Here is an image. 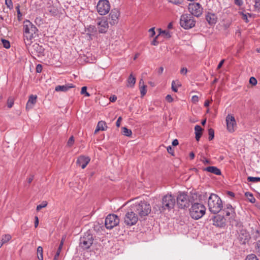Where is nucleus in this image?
<instances>
[{
    "label": "nucleus",
    "mask_w": 260,
    "mask_h": 260,
    "mask_svg": "<svg viewBox=\"0 0 260 260\" xmlns=\"http://www.w3.org/2000/svg\"><path fill=\"white\" fill-rule=\"evenodd\" d=\"M224 210H235V208L231 205L228 204L224 205Z\"/></svg>",
    "instance_id": "50"
},
{
    "label": "nucleus",
    "mask_w": 260,
    "mask_h": 260,
    "mask_svg": "<svg viewBox=\"0 0 260 260\" xmlns=\"http://www.w3.org/2000/svg\"><path fill=\"white\" fill-rule=\"evenodd\" d=\"M181 84L179 81H173L172 82V89L174 92H177V87L181 86Z\"/></svg>",
    "instance_id": "28"
},
{
    "label": "nucleus",
    "mask_w": 260,
    "mask_h": 260,
    "mask_svg": "<svg viewBox=\"0 0 260 260\" xmlns=\"http://www.w3.org/2000/svg\"><path fill=\"white\" fill-rule=\"evenodd\" d=\"M122 133L123 135L125 136L129 137L132 135V131L129 129L125 127H123L122 128Z\"/></svg>",
    "instance_id": "32"
},
{
    "label": "nucleus",
    "mask_w": 260,
    "mask_h": 260,
    "mask_svg": "<svg viewBox=\"0 0 260 260\" xmlns=\"http://www.w3.org/2000/svg\"><path fill=\"white\" fill-rule=\"evenodd\" d=\"M188 10L190 14L197 17H200L203 13V8L198 3H190L188 5Z\"/></svg>",
    "instance_id": "11"
},
{
    "label": "nucleus",
    "mask_w": 260,
    "mask_h": 260,
    "mask_svg": "<svg viewBox=\"0 0 260 260\" xmlns=\"http://www.w3.org/2000/svg\"><path fill=\"white\" fill-rule=\"evenodd\" d=\"M191 209L192 211H206V208L204 205L198 203L192 204Z\"/></svg>",
    "instance_id": "23"
},
{
    "label": "nucleus",
    "mask_w": 260,
    "mask_h": 260,
    "mask_svg": "<svg viewBox=\"0 0 260 260\" xmlns=\"http://www.w3.org/2000/svg\"><path fill=\"white\" fill-rule=\"evenodd\" d=\"M90 160V158L89 157L81 155L78 158L76 163L78 165L81 166L82 169H84Z\"/></svg>",
    "instance_id": "17"
},
{
    "label": "nucleus",
    "mask_w": 260,
    "mask_h": 260,
    "mask_svg": "<svg viewBox=\"0 0 260 260\" xmlns=\"http://www.w3.org/2000/svg\"><path fill=\"white\" fill-rule=\"evenodd\" d=\"M47 202L46 201H44L41 204L37 206L36 210L39 211L42 209L43 208L47 206Z\"/></svg>",
    "instance_id": "41"
},
{
    "label": "nucleus",
    "mask_w": 260,
    "mask_h": 260,
    "mask_svg": "<svg viewBox=\"0 0 260 260\" xmlns=\"http://www.w3.org/2000/svg\"><path fill=\"white\" fill-rule=\"evenodd\" d=\"M128 83L129 84V86L132 87L134 85L136 82V78L133 76L132 74H131L128 79Z\"/></svg>",
    "instance_id": "33"
},
{
    "label": "nucleus",
    "mask_w": 260,
    "mask_h": 260,
    "mask_svg": "<svg viewBox=\"0 0 260 260\" xmlns=\"http://www.w3.org/2000/svg\"><path fill=\"white\" fill-rule=\"evenodd\" d=\"M129 211H151L149 204L145 201L131 204L129 206Z\"/></svg>",
    "instance_id": "6"
},
{
    "label": "nucleus",
    "mask_w": 260,
    "mask_h": 260,
    "mask_svg": "<svg viewBox=\"0 0 260 260\" xmlns=\"http://www.w3.org/2000/svg\"><path fill=\"white\" fill-rule=\"evenodd\" d=\"M213 224L215 226L222 227L225 225V219L223 215L216 214L212 217Z\"/></svg>",
    "instance_id": "16"
},
{
    "label": "nucleus",
    "mask_w": 260,
    "mask_h": 260,
    "mask_svg": "<svg viewBox=\"0 0 260 260\" xmlns=\"http://www.w3.org/2000/svg\"><path fill=\"white\" fill-rule=\"evenodd\" d=\"M206 19L210 25H213L216 23L217 17L215 14L208 12L206 15Z\"/></svg>",
    "instance_id": "20"
},
{
    "label": "nucleus",
    "mask_w": 260,
    "mask_h": 260,
    "mask_svg": "<svg viewBox=\"0 0 260 260\" xmlns=\"http://www.w3.org/2000/svg\"><path fill=\"white\" fill-rule=\"evenodd\" d=\"M168 1L175 5H180L183 2V0H168Z\"/></svg>",
    "instance_id": "47"
},
{
    "label": "nucleus",
    "mask_w": 260,
    "mask_h": 260,
    "mask_svg": "<svg viewBox=\"0 0 260 260\" xmlns=\"http://www.w3.org/2000/svg\"><path fill=\"white\" fill-rule=\"evenodd\" d=\"M119 15L120 13L117 9L112 10L110 14V17L112 20L110 23L112 24L116 23Z\"/></svg>",
    "instance_id": "21"
},
{
    "label": "nucleus",
    "mask_w": 260,
    "mask_h": 260,
    "mask_svg": "<svg viewBox=\"0 0 260 260\" xmlns=\"http://www.w3.org/2000/svg\"><path fill=\"white\" fill-rule=\"evenodd\" d=\"M194 130L196 134V139L197 141H199L202 135L203 129L200 125H197L194 127Z\"/></svg>",
    "instance_id": "25"
},
{
    "label": "nucleus",
    "mask_w": 260,
    "mask_h": 260,
    "mask_svg": "<svg viewBox=\"0 0 260 260\" xmlns=\"http://www.w3.org/2000/svg\"><path fill=\"white\" fill-rule=\"evenodd\" d=\"M98 26L100 33H105L108 28V23L106 19H103L98 22Z\"/></svg>",
    "instance_id": "18"
},
{
    "label": "nucleus",
    "mask_w": 260,
    "mask_h": 260,
    "mask_svg": "<svg viewBox=\"0 0 260 260\" xmlns=\"http://www.w3.org/2000/svg\"><path fill=\"white\" fill-rule=\"evenodd\" d=\"M93 242V235L88 232H86L80 238L79 246L82 249L86 250L90 247L92 245Z\"/></svg>",
    "instance_id": "5"
},
{
    "label": "nucleus",
    "mask_w": 260,
    "mask_h": 260,
    "mask_svg": "<svg viewBox=\"0 0 260 260\" xmlns=\"http://www.w3.org/2000/svg\"><path fill=\"white\" fill-rule=\"evenodd\" d=\"M65 238H66V236H64L62 238V239H61V241L60 242V243L59 244V246L58 248V249L56 251V253L54 256V257L53 258V260H58V257L60 254V251L61 250V249H62V245L63 244V241L65 239Z\"/></svg>",
    "instance_id": "26"
},
{
    "label": "nucleus",
    "mask_w": 260,
    "mask_h": 260,
    "mask_svg": "<svg viewBox=\"0 0 260 260\" xmlns=\"http://www.w3.org/2000/svg\"><path fill=\"white\" fill-rule=\"evenodd\" d=\"M97 126L101 131H105L107 128L106 123L104 121H99L98 123Z\"/></svg>",
    "instance_id": "29"
},
{
    "label": "nucleus",
    "mask_w": 260,
    "mask_h": 260,
    "mask_svg": "<svg viewBox=\"0 0 260 260\" xmlns=\"http://www.w3.org/2000/svg\"><path fill=\"white\" fill-rule=\"evenodd\" d=\"M96 9L98 12L101 15H105L108 14L110 10V5L108 0H100L99 1Z\"/></svg>",
    "instance_id": "8"
},
{
    "label": "nucleus",
    "mask_w": 260,
    "mask_h": 260,
    "mask_svg": "<svg viewBox=\"0 0 260 260\" xmlns=\"http://www.w3.org/2000/svg\"><path fill=\"white\" fill-rule=\"evenodd\" d=\"M14 98L12 96L9 97L7 100V106L9 108H11L14 105Z\"/></svg>",
    "instance_id": "35"
},
{
    "label": "nucleus",
    "mask_w": 260,
    "mask_h": 260,
    "mask_svg": "<svg viewBox=\"0 0 260 260\" xmlns=\"http://www.w3.org/2000/svg\"><path fill=\"white\" fill-rule=\"evenodd\" d=\"M206 212H189L190 216L194 219L197 220L203 217Z\"/></svg>",
    "instance_id": "27"
},
{
    "label": "nucleus",
    "mask_w": 260,
    "mask_h": 260,
    "mask_svg": "<svg viewBox=\"0 0 260 260\" xmlns=\"http://www.w3.org/2000/svg\"><path fill=\"white\" fill-rule=\"evenodd\" d=\"M11 236L9 234H6L3 236V238L2 239V241L4 243H6L7 242L9 241L11 239Z\"/></svg>",
    "instance_id": "36"
},
{
    "label": "nucleus",
    "mask_w": 260,
    "mask_h": 260,
    "mask_svg": "<svg viewBox=\"0 0 260 260\" xmlns=\"http://www.w3.org/2000/svg\"><path fill=\"white\" fill-rule=\"evenodd\" d=\"M37 256L39 260H43V248L39 246L37 248Z\"/></svg>",
    "instance_id": "31"
},
{
    "label": "nucleus",
    "mask_w": 260,
    "mask_h": 260,
    "mask_svg": "<svg viewBox=\"0 0 260 260\" xmlns=\"http://www.w3.org/2000/svg\"><path fill=\"white\" fill-rule=\"evenodd\" d=\"M224 62V59H222L220 61V62L219 63V64L217 67V70L219 69L222 67Z\"/></svg>",
    "instance_id": "64"
},
{
    "label": "nucleus",
    "mask_w": 260,
    "mask_h": 260,
    "mask_svg": "<svg viewBox=\"0 0 260 260\" xmlns=\"http://www.w3.org/2000/svg\"><path fill=\"white\" fill-rule=\"evenodd\" d=\"M180 24L184 29H188L194 26L196 20L192 15L183 14L181 16Z\"/></svg>",
    "instance_id": "4"
},
{
    "label": "nucleus",
    "mask_w": 260,
    "mask_h": 260,
    "mask_svg": "<svg viewBox=\"0 0 260 260\" xmlns=\"http://www.w3.org/2000/svg\"><path fill=\"white\" fill-rule=\"evenodd\" d=\"M247 180L249 182H256L260 181V177H248Z\"/></svg>",
    "instance_id": "40"
},
{
    "label": "nucleus",
    "mask_w": 260,
    "mask_h": 260,
    "mask_svg": "<svg viewBox=\"0 0 260 260\" xmlns=\"http://www.w3.org/2000/svg\"><path fill=\"white\" fill-rule=\"evenodd\" d=\"M42 66L41 64H38L36 67V72L37 73H41L42 71Z\"/></svg>",
    "instance_id": "54"
},
{
    "label": "nucleus",
    "mask_w": 260,
    "mask_h": 260,
    "mask_svg": "<svg viewBox=\"0 0 260 260\" xmlns=\"http://www.w3.org/2000/svg\"><path fill=\"white\" fill-rule=\"evenodd\" d=\"M176 200L171 194L165 196L162 201L155 203L153 206L154 211H162L164 210H171L173 208Z\"/></svg>",
    "instance_id": "1"
},
{
    "label": "nucleus",
    "mask_w": 260,
    "mask_h": 260,
    "mask_svg": "<svg viewBox=\"0 0 260 260\" xmlns=\"http://www.w3.org/2000/svg\"><path fill=\"white\" fill-rule=\"evenodd\" d=\"M245 196L247 198L248 200L251 202V203H254L255 201V199L253 196L252 194L249 192H246L245 193Z\"/></svg>",
    "instance_id": "34"
},
{
    "label": "nucleus",
    "mask_w": 260,
    "mask_h": 260,
    "mask_svg": "<svg viewBox=\"0 0 260 260\" xmlns=\"http://www.w3.org/2000/svg\"><path fill=\"white\" fill-rule=\"evenodd\" d=\"M256 252L260 256V240L256 242Z\"/></svg>",
    "instance_id": "49"
},
{
    "label": "nucleus",
    "mask_w": 260,
    "mask_h": 260,
    "mask_svg": "<svg viewBox=\"0 0 260 260\" xmlns=\"http://www.w3.org/2000/svg\"><path fill=\"white\" fill-rule=\"evenodd\" d=\"M226 216H230L229 218L230 224L233 227L236 228V231L240 230L243 228L242 223L240 221L239 219L236 217L235 212H226Z\"/></svg>",
    "instance_id": "10"
},
{
    "label": "nucleus",
    "mask_w": 260,
    "mask_h": 260,
    "mask_svg": "<svg viewBox=\"0 0 260 260\" xmlns=\"http://www.w3.org/2000/svg\"><path fill=\"white\" fill-rule=\"evenodd\" d=\"M138 220V215L135 212H127L124 217V223L128 226L135 225Z\"/></svg>",
    "instance_id": "13"
},
{
    "label": "nucleus",
    "mask_w": 260,
    "mask_h": 260,
    "mask_svg": "<svg viewBox=\"0 0 260 260\" xmlns=\"http://www.w3.org/2000/svg\"><path fill=\"white\" fill-rule=\"evenodd\" d=\"M238 234V239L240 241L241 243L244 244H245L249 238V235L247 231L244 228L240 230H238L237 232Z\"/></svg>",
    "instance_id": "14"
},
{
    "label": "nucleus",
    "mask_w": 260,
    "mask_h": 260,
    "mask_svg": "<svg viewBox=\"0 0 260 260\" xmlns=\"http://www.w3.org/2000/svg\"><path fill=\"white\" fill-rule=\"evenodd\" d=\"M246 260H258L254 254H250L247 256Z\"/></svg>",
    "instance_id": "45"
},
{
    "label": "nucleus",
    "mask_w": 260,
    "mask_h": 260,
    "mask_svg": "<svg viewBox=\"0 0 260 260\" xmlns=\"http://www.w3.org/2000/svg\"><path fill=\"white\" fill-rule=\"evenodd\" d=\"M74 142V137H73V136H71V137L69 138V140H68V144H68V145L69 146H70H70H72L73 145V144Z\"/></svg>",
    "instance_id": "48"
},
{
    "label": "nucleus",
    "mask_w": 260,
    "mask_h": 260,
    "mask_svg": "<svg viewBox=\"0 0 260 260\" xmlns=\"http://www.w3.org/2000/svg\"><path fill=\"white\" fill-rule=\"evenodd\" d=\"M2 42L3 45L5 48L8 49L10 47V44L8 41H7L5 39H2Z\"/></svg>",
    "instance_id": "39"
},
{
    "label": "nucleus",
    "mask_w": 260,
    "mask_h": 260,
    "mask_svg": "<svg viewBox=\"0 0 260 260\" xmlns=\"http://www.w3.org/2000/svg\"><path fill=\"white\" fill-rule=\"evenodd\" d=\"M159 35H157L155 38L153 39V40L151 42V44L152 45L156 46L158 44V42L157 40V38L158 37Z\"/></svg>",
    "instance_id": "51"
},
{
    "label": "nucleus",
    "mask_w": 260,
    "mask_h": 260,
    "mask_svg": "<svg viewBox=\"0 0 260 260\" xmlns=\"http://www.w3.org/2000/svg\"><path fill=\"white\" fill-rule=\"evenodd\" d=\"M119 223V218L114 214H109L105 219V224L107 229H112Z\"/></svg>",
    "instance_id": "7"
},
{
    "label": "nucleus",
    "mask_w": 260,
    "mask_h": 260,
    "mask_svg": "<svg viewBox=\"0 0 260 260\" xmlns=\"http://www.w3.org/2000/svg\"><path fill=\"white\" fill-rule=\"evenodd\" d=\"M122 120L121 117H119L116 122V125L117 127H119L120 125L121 121Z\"/></svg>",
    "instance_id": "58"
},
{
    "label": "nucleus",
    "mask_w": 260,
    "mask_h": 260,
    "mask_svg": "<svg viewBox=\"0 0 260 260\" xmlns=\"http://www.w3.org/2000/svg\"><path fill=\"white\" fill-rule=\"evenodd\" d=\"M192 102L194 103H196L198 102L199 101V97L197 95H193L192 97Z\"/></svg>",
    "instance_id": "56"
},
{
    "label": "nucleus",
    "mask_w": 260,
    "mask_h": 260,
    "mask_svg": "<svg viewBox=\"0 0 260 260\" xmlns=\"http://www.w3.org/2000/svg\"><path fill=\"white\" fill-rule=\"evenodd\" d=\"M235 3L238 6H241L242 5L243 2L242 0H235Z\"/></svg>",
    "instance_id": "63"
},
{
    "label": "nucleus",
    "mask_w": 260,
    "mask_h": 260,
    "mask_svg": "<svg viewBox=\"0 0 260 260\" xmlns=\"http://www.w3.org/2000/svg\"><path fill=\"white\" fill-rule=\"evenodd\" d=\"M37 96L36 95H30L26 103V110L28 111L31 109L37 102Z\"/></svg>",
    "instance_id": "19"
},
{
    "label": "nucleus",
    "mask_w": 260,
    "mask_h": 260,
    "mask_svg": "<svg viewBox=\"0 0 260 260\" xmlns=\"http://www.w3.org/2000/svg\"><path fill=\"white\" fill-rule=\"evenodd\" d=\"M57 4V0H49L46 5V10L51 15H56L58 12Z\"/></svg>",
    "instance_id": "12"
},
{
    "label": "nucleus",
    "mask_w": 260,
    "mask_h": 260,
    "mask_svg": "<svg viewBox=\"0 0 260 260\" xmlns=\"http://www.w3.org/2000/svg\"><path fill=\"white\" fill-rule=\"evenodd\" d=\"M38 29L30 21L25 20L23 22L24 37L30 40L36 36Z\"/></svg>",
    "instance_id": "3"
},
{
    "label": "nucleus",
    "mask_w": 260,
    "mask_h": 260,
    "mask_svg": "<svg viewBox=\"0 0 260 260\" xmlns=\"http://www.w3.org/2000/svg\"><path fill=\"white\" fill-rule=\"evenodd\" d=\"M75 86L73 84L68 83L63 85H58L55 87V90L56 91H63L66 92L69 90L70 88H73Z\"/></svg>",
    "instance_id": "22"
},
{
    "label": "nucleus",
    "mask_w": 260,
    "mask_h": 260,
    "mask_svg": "<svg viewBox=\"0 0 260 260\" xmlns=\"http://www.w3.org/2000/svg\"><path fill=\"white\" fill-rule=\"evenodd\" d=\"M209 211H220L223 207L222 201L216 194L212 193L208 199Z\"/></svg>",
    "instance_id": "2"
},
{
    "label": "nucleus",
    "mask_w": 260,
    "mask_h": 260,
    "mask_svg": "<svg viewBox=\"0 0 260 260\" xmlns=\"http://www.w3.org/2000/svg\"><path fill=\"white\" fill-rule=\"evenodd\" d=\"M110 102H114L116 101V100H117V97L116 96H115V95H113L112 96H111L110 99H109Z\"/></svg>",
    "instance_id": "60"
},
{
    "label": "nucleus",
    "mask_w": 260,
    "mask_h": 260,
    "mask_svg": "<svg viewBox=\"0 0 260 260\" xmlns=\"http://www.w3.org/2000/svg\"><path fill=\"white\" fill-rule=\"evenodd\" d=\"M249 83L253 86L256 85L257 84V80L255 78L253 77H250L249 79Z\"/></svg>",
    "instance_id": "46"
},
{
    "label": "nucleus",
    "mask_w": 260,
    "mask_h": 260,
    "mask_svg": "<svg viewBox=\"0 0 260 260\" xmlns=\"http://www.w3.org/2000/svg\"><path fill=\"white\" fill-rule=\"evenodd\" d=\"M159 31V36L162 35L166 38H170L171 37L170 32L168 30H162L160 28L158 29Z\"/></svg>",
    "instance_id": "30"
},
{
    "label": "nucleus",
    "mask_w": 260,
    "mask_h": 260,
    "mask_svg": "<svg viewBox=\"0 0 260 260\" xmlns=\"http://www.w3.org/2000/svg\"><path fill=\"white\" fill-rule=\"evenodd\" d=\"M34 175H30L27 179V181L28 182V183H30L34 179Z\"/></svg>",
    "instance_id": "57"
},
{
    "label": "nucleus",
    "mask_w": 260,
    "mask_h": 260,
    "mask_svg": "<svg viewBox=\"0 0 260 260\" xmlns=\"http://www.w3.org/2000/svg\"><path fill=\"white\" fill-rule=\"evenodd\" d=\"M226 122L228 130L231 133L234 132L235 127L236 125L234 117L228 115L226 118Z\"/></svg>",
    "instance_id": "15"
},
{
    "label": "nucleus",
    "mask_w": 260,
    "mask_h": 260,
    "mask_svg": "<svg viewBox=\"0 0 260 260\" xmlns=\"http://www.w3.org/2000/svg\"><path fill=\"white\" fill-rule=\"evenodd\" d=\"M167 151L169 153L171 154L172 155H174V150L172 148L171 146H169L167 147Z\"/></svg>",
    "instance_id": "52"
},
{
    "label": "nucleus",
    "mask_w": 260,
    "mask_h": 260,
    "mask_svg": "<svg viewBox=\"0 0 260 260\" xmlns=\"http://www.w3.org/2000/svg\"><path fill=\"white\" fill-rule=\"evenodd\" d=\"M5 4L10 9L13 8V3L11 0H5Z\"/></svg>",
    "instance_id": "44"
},
{
    "label": "nucleus",
    "mask_w": 260,
    "mask_h": 260,
    "mask_svg": "<svg viewBox=\"0 0 260 260\" xmlns=\"http://www.w3.org/2000/svg\"><path fill=\"white\" fill-rule=\"evenodd\" d=\"M149 32L150 33V36L151 37H153L155 34V32L154 27H152V28H151L150 29H149Z\"/></svg>",
    "instance_id": "53"
},
{
    "label": "nucleus",
    "mask_w": 260,
    "mask_h": 260,
    "mask_svg": "<svg viewBox=\"0 0 260 260\" xmlns=\"http://www.w3.org/2000/svg\"><path fill=\"white\" fill-rule=\"evenodd\" d=\"M146 87L147 86L145 85H142L141 87H140V92L142 96H143L146 94L147 92Z\"/></svg>",
    "instance_id": "38"
},
{
    "label": "nucleus",
    "mask_w": 260,
    "mask_h": 260,
    "mask_svg": "<svg viewBox=\"0 0 260 260\" xmlns=\"http://www.w3.org/2000/svg\"><path fill=\"white\" fill-rule=\"evenodd\" d=\"M39 224V219L38 216H35V227L36 228L38 227Z\"/></svg>",
    "instance_id": "62"
},
{
    "label": "nucleus",
    "mask_w": 260,
    "mask_h": 260,
    "mask_svg": "<svg viewBox=\"0 0 260 260\" xmlns=\"http://www.w3.org/2000/svg\"><path fill=\"white\" fill-rule=\"evenodd\" d=\"M81 93L82 94H84L86 96H90L89 93L87 92V87L86 86H83L82 87Z\"/></svg>",
    "instance_id": "42"
},
{
    "label": "nucleus",
    "mask_w": 260,
    "mask_h": 260,
    "mask_svg": "<svg viewBox=\"0 0 260 260\" xmlns=\"http://www.w3.org/2000/svg\"><path fill=\"white\" fill-rule=\"evenodd\" d=\"M204 170L206 171H207L208 172L212 173L214 174L217 175H221V171L220 170L217 168L216 167L214 166H209L204 169Z\"/></svg>",
    "instance_id": "24"
},
{
    "label": "nucleus",
    "mask_w": 260,
    "mask_h": 260,
    "mask_svg": "<svg viewBox=\"0 0 260 260\" xmlns=\"http://www.w3.org/2000/svg\"><path fill=\"white\" fill-rule=\"evenodd\" d=\"M16 10H17V14H18V17H21L22 16L21 14V12H20V9H19V6L18 5L16 7Z\"/></svg>",
    "instance_id": "61"
},
{
    "label": "nucleus",
    "mask_w": 260,
    "mask_h": 260,
    "mask_svg": "<svg viewBox=\"0 0 260 260\" xmlns=\"http://www.w3.org/2000/svg\"><path fill=\"white\" fill-rule=\"evenodd\" d=\"M166 100L169 103L173 102V99L172 96L170 94H168L166 97Z\"/></svg>",
    "instance_id": "55"
},
{
    "label": "nucleus",
    "mask_w": 260,
    "mask_h": 260,
    "mask_svg": "<svg viewBox=\"0 0 260 260\" xmlns=\"http://www.w3.org/2000/svg\"><path fill=\"white\" fill-rule=\"evenodd\" d=\"M208 134H209V140L211 141L213 139L214 137V129L212 128H209L208 129Z\"/></svg>",
    "instance_id": "37"
},
{
    "label": "nucleus",
    "mask_w": 260,
    "mask_h": 260,
    "mask_svg": "<svg viewBox=\"0 0 260 260\" xmlns=\"http://www.w3.org/2000/svg\"><path fill=\"white\" fill-rule=\"evenodd\" d=\"M177 204L181 209H185L189 206V201L187 194L184 192L178 194L177 198Z\"/></svg>",
    "instance_id": "9"
},
{
    "label": "nucleus",
    "mask_w": 260,
    "mask_h": 260,
    "mask_svg": "<svg viewBox=\"0 0 260 260\" xmlns=\"http://www.w3.org/2000/svg\"><path fill=\"white\" fill-rule=\"evenodd\" d=\"M254 2V7L258 11L260 12V0H253Z\"/></svg>",
    "instance_id": "43"
},
{
    "label": "nucleus",
    "mask_w": 260,
    "mask_h": 260,
    "mask_svg": "<svg viewBox=\"0 0 260 260\" xmlns=\"http://www.w3.org/2000/svg\"><path fill=\"white\" fill-rule=\"evenodd\" d=\"M187 72V69L186 68H183L180 71V73L182 74L185 75Z\"/></svg>",
    "instance_id": "59"
}]
</instances>
